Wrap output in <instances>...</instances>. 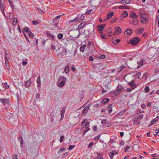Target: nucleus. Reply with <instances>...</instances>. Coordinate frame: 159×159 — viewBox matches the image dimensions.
Instances as JSON below:
<instances>
[{
    "mask_svg": "<svg viewBox=\"0 0 159 159\" xmlns=\"http://www.w3.org/2000/svg\"><path fill=\"white\" fill-rule=\"evenodd\" d=\"M121 33V28L119 26H116L115 28V34L118 35Z\"/></svg>",
    "mask_w": 159,
    "mask_h": 159,
    "instance_id": "nucleus-5",
    "label": "nucleus"
},
{
    "mask_svg": "<svg viewBox=\"0 0 159 159\" xmlns=\"http://www.w3.org/2000/svg\"><path fill=\"white\" fill-rule=\"evenodd\" d=\"M156 135L159 136V129H156L155 130Z\"/></svg>",
    "mask_w": 159,
    "mask_h": 159,
    "instance_id": "nucleus-60",
    "label": "nucleus"
},
{
    "mask_svg": "<svg viewBox=\"0 0 159 159\" xmlns=\"http://www.w3.org/2000/svg\"><path fill=\"white\" fill-rule=\"evenodd\" d=\"M18 140H20V147H22L24 143L23 142V138L22 137H19L18 138Z\"/></svg>",
    "mask_w": 159,
    "mask_h": 159,
    "instance_id": "nucleus-28",
    "label": "nucleus"
},
{
    "mask_svg": "<svg viewBox=\"0 0 159 159\" xmlns=\"http://www.w3.org/2000/svg\"><path fill=\"white\" fill-rule=\"evenodd\" d=\"M143 114H141L139 116H136L134 118V119H136V120L141 119L143 118Z\"/></svg>",
    "mask_w": 159,
    "mask_h": 159,
    "instance_id": "nucleus-29",
    "label": "nucleus"
},
{
    "mask_svg": "<svg viewBox=\"0 0 159 159\" xmlns=\"http://www.w3.org/2000/svg\"><path fill=\"white\" fill-rule=\"evenodd\" d=\"M141 73L140 72H139L137 73L136 75V77L137 79H139L140 77V76H141Z\"/></svg>",
    "mask_w": 159,
    "mask_h": 159,
    "instance_id": "nucleus-41",
    "label": "nucleus"
},
{
    "mask_svg": "<svg viewBox=\"0 0 159 159\" xmlns=\"http://www.w3.org/2000/svg\"><path fill=\"white\" fill-rule=\"evenodd\" d=\"M141 19V23L143 24H146L147 23V22H148V20L145 17H142Z\"/></svg>",
    "mask_w": 159,
    "mask_h": 159,
    "instance_id": "nucleus-10",
    "label": "nucleus"
},
{
    "mask_svg": "<svg viewBox=\"0 0 159 159\" xmlns=\"http://www.w3.org/2000/svg\"><path fill=\"white\" fill-rule=\"evenodd\" d=\"M136 119H134V123L136 125H139L140 124V122L139 121H138L136 120Z\"/></svg>",
    "mask_w": 159,
    "mask_h": 159,
    "instance_id": "nucleus-52",
    "label": "nucleus"
},
{
    "mask_svg": "<svg viewBox=\"0 0 159 159\" xmlns=\"http://www.w3.org/2000/svg\"><path fill=\"white\" fill-rule=\"evenodd\" d=\"M67 79L66 77L63 76H60L58 78L57 84L59 83L58 87L61 88L63 87L65 84Z\"/></svg>",
    "mask_w": 159,
    "mask_h": 159,
    "instance_id": "nucleus-1",
    "label": "nucleus"
},
{
    "mask_svg": "<svg viewBox=\"0 0 159 159\" xmlns=\"http://www.w3.org/2000/svg\"><path fill=\"white\" fill-rule=\"evenodd\" d=\"M50 115L52 116L51 117V121L52 122L53 121L54 118L55 117V116H54V114L53 113H51L50 114Z\"/></svg>",
    "mask_w": 159,
    "mask_h": 159,
    "instance_id": "nucleus-47",
    "label": "nucleus"
},
{
    "mask_svg": "<svg viewBox=\"0 0 159 159\" xmlns=\"http://www.w3.org/2000/svg\"><path fill=\"white\" fill-rule=\"evenodd\" d=\"M69 67L67 66L66 67L64 70V71L66 73H68L69 72Z\"/></svg>",
    "mask_w": 159,
    "mask_h": 159,
    "instance_id": "nucleus-44",
    "label": "nucleus"
},
{
    "mask_svg": "<svg viewBox=\"0 0 159 159\" xmlns=\"http://www.w3.org/2000/svg\"><path fill=\"white\" fill-rule=\"evenodd\" d=\"M101 37L102 39H107V37H106L105 35H103L102 34L101 35Z\"/></svg>",
    "mask_w": 159,
    "mask_h": 159,
    "instance_id": "nucleus-56",
    "label": "nucleus"
},
{
    "mask_svg": "<svg viewBox=\"0 0 159 159\" xmlns=\"http://www.w3.org/2000/svg\"><path fill=\"white\" fill-rule=\"evenodd\" d=\"M123 89V88L120 85H118L116 88V91L114 93V94L116 96H117L118 94H120L121 93Z\"/></svg>",
    "mask_w": 159,
    "mask_h": 159,
    "instance_id": "nucleus-3",
    "label": "nucleus"
},
{
    "mask_svg": "<svg viewBox=\"0 0 159 159\" xmlns=\"http://www.w3.org/2000/svg\"><path fill=\"white\" fill-rule=\"evenodd\" d=\"M28 34L29 35V36L31 38H33L34 37V35L33 33L31 32L30 31L29 32Z\"/></svg>",
    "mask_w": 159,
    "mask_h": 159,
    "instance_id": "nucleus-40",
    "label": "nucleus"
},
{
    "mask_svg": "<svg viewBox=\"0 0 159 159\" xmlns=\"http://www.w3.org/2000/svg\"><path fill=\"white\" fill-rule=\"evenodd\" d=\"M17 157V155H13L12 159H18Z\"/></svg>",
    "mask_w": 159,
    "mask_h": 159,
    "instance_id": "nucleus-64",
    "label": "nucleus"
},
{
    "mask_svg": "<svg viewBox=\"0 0 159 159\" xmlns=\"http://www.w3.org/2000/svg\"><path fill=\"white\" fill-rule=\"evenodd\" d=\"M129 16L130 17L133 19H136L138 18V16L134 12H131Z\"/></svg>",
    "mask_w": 159,
    "mask_h": 159,
    "instance_id": "nucleus-9",
    "label": "nucleus"
},
{
    "mask_svg": "<svg viewBox=\"0 0 159 159\" xmlns=\"http://www.w3.org/2000/svg\"><path fill=\"white\" fill-rule=\"evenodd\" d=\"M156 21L158 22V26L159 27V15H157L156 18Z\"/></svg>",
    "mask_w": 159,
    "mask_h": 159,
    "instance_id": "nucleus-39",
    "label": "nucleus"
},
{
    "mask_svg": "<svg viewBox=\"0 0 159 159\" xmlns=\"http://www.w3.org/2000/svg\"><path fill=\"white\" fill-rule=\"evenodd\" d=\"M105 56L104 55H102L99 56L98 58L99 59H104L105 58Z\"/></svg>",
    "mask_w": 159,
    "mask_h": 159,
    "instance_id": "nucleus-48",
    "label": "nucleus"
},
{
    "mask_svg": "<svg viewBox=\"0 0 159 159\" xmlns=\"http://www.w3.org/2000/svg\"><path fill=\"white\" fill-rule=\"evenodd\" d=\"M86 23L85 21L81 23L79 25V28L80 29H82L85 25Z\"/></svg>",
    "mask_w": 159,
    "mask_h": 159,
    "instance_id": "nucleus-25",
    "label": "nucleus"
},
{
    "mask_svg": "<svg viewBox=\"0 0 159 159\" xmlns=\"http://www.w3.org/2000/svg\"><path fill=\"white\" fill-rule=\"evenodd\" d=\"M37 83V86L38 87H40L41 86V83H40V76H39L38 77L37 79L36 80Z\"/></svg>",
    "mask_w": 159,
    "mask_h": 159,
    "instance_id": "nucleus-27",
    "label": "nucleus"
},
{
    "mask_svg": "<svg viewBox=\"0 0 159 159\" xmlns=\"http://www.w3.org/2000/svg\"><path fill=\"white\" fill-rule=\"evenodd\" d=\"M84 19V15H82L79 18V19L78 20V21L80 22L81 21H83Z\"/></svg>",
    "mask_w": 159,
    "mask_h": 159,
    "instance_id": "nucleus-35",
    "label": "nucleus"
},
{
    "mask_svg": "<svg viewBox=\"0 0 159 159\" xmlns=\"http://www.w3.org/2000/svg\"><path fill=\"white\" fill-rule=\"evenodd\" d=\"M75 146V145H70L68 148V150H72Z\"/></svg>",
    "mask_w": 159,
    "mask_h": 159,
    "instance_id": "nucleus-55",
    "label": "nucleus"
},
{
    "mask_svg": "<svg viewBox=\"0 0 159 159\" xmlns=\"http://www.w3.org/2000/svg\"><path fill=\"white\" fill-rule=\"evenodd\" d=\"M31 84V79H30L29 80L27 81L25 84V88L29 87Z\"/></svg>",
    "mask_w": 159,
    "mask_h": 159,
    "instance_id": "nucleus-15",
    "label": "nucleus"
},
{
    "mask_svg": "<svg viewBox=\"0 0 159 159\" xmlns=\"http://www.w3.org/2000/svg\"><path fill=\"white\" fill-rule=\"evenodd\" d=\"M64 136L63 135H62L61 136V138L60 139V142L61 143L63 141V139H64Z\"/></svg>",
    "mask_w": 159,
    "mask_h": 159,
    "instance_id": "nucleus-59",
    "label": "nucleus"
},
{
    "mask_svg": "<svg viewBox=\"0 0 159 159\" xmlns=\"http://www.w3.org/2000/svg\"><path fill=\"white\" fill-rule=\"evenodd\" d=\"M112 41L115 44H116V38H113L112 39Z\"/></svg>",
    "mask_w": 159,
    "mask_h": 159,
    "instance_id": "nucleus-53",
    "label": "nucleus"
},
{
    "mask_svg": "<svg viewBox=\"0 0 159 159\" xmlns=\"http://www.w3.org/2000/svg\"><path fill=\"white\" fill-rule=\"evenodd\" d=\"M63 37V34L61 33H59L57 34V37L59 39H62Z\"/></svg>",
    "mask_w": 159,
    "mask_h": 159,
    "instance_id": "nucleus-34",
    "label": "nucleus"
},
{
    "mask_svg": "<svg viewBox=\"0 0 159 159\" xmlns=\"http://www.w3.org/2000/svg\"><path fill=\"white\" fill-rule=\"evenodd\" d=\"M8 2H9V4H10L11 8L12 9V10H13L14 8V3L13 1L11 0H8Z\"/></svg>",
    "mask_w": 159,
    "mask_h": 159,
    "instance_id": "nucleus-23",
    "label": "nucleus"
},
{
    "mask_svg": "<svg viewBox=\"0 0 159 159\" xmlns=\"http://www.w3.org/2000/svg\"><path fill=\"white\" fill-rule=\"evenodd\" d=\"M65 108L64 107H63L61 112V115H64L65 112Z\"/></svg>",
    "mask_w": 159,
    "mask_h": 159,
    "instance_id": "nucleus-43",
    "label": "nucleus"
},
{
    "mask_svg": "<svg viewBox=\"0 0 159 159\" xmlns=\"http://www.w3.org/2000/svg\"><path fill=\"white\" fill-rule=\"evenodd\" d=\"M112 105L111 104H109L108 107L109 113H110L112 111Z\"/></svg>",
    "mask_w": 159,
    "mask_h": 159,
    "instance_id": "nucleus-31",
    "label": "nucleus"
},
{
    "mask_svg": "<svg viewBox=\"0 0 159 159\" xmlns=\"http://www.w3.org/2000/svg\"><path fill=\"white\" fill-rule=\"evenodd\" d=\"M101 136V135L100 134H99L97 136L95 137V138H94V140H98L99 139V138H100V137Z\"/></svg>",
    "mask_w": 159,
    "mask_h": 159,
    "instance_id": "nucleus-51",
    "label": "nucleus"
},
{
    "mask_svg": "<svg viewBox=\"0 0 159 159\" xmlns=\"http://www.w3.org/2000/svg\"><path fill=\"white\" fill-rule=\"evenodd\" d=\"M37 10H38V11H39V13L41 14H42V13H43V11L40 9L38 8Z\"/></svg>",
    "mask_w": 159,
    "mask_h": 159,
    "instance_id": "nucleus-63",
    "label": "nucleus"
},
{
    "mask_svg": "<svg viewBox=\"0 0 159 159\" xmlns=\"http://www.w3.org/2000/svg\"><path fill=\"white\" fill-rule=\"evenodd\" d=\"M0 102L3 105H7L8 106L10 104V99L9 98L7 99L1 98L0 99Z\"/></svg>",
    "mask_w": 159,
    "mask_h": 159,
    "instance_id": "nucleus-4",
    "label": "nucleus"
},
{
    "mask_svg": "<svg viewBox=\"0 0 159 159\" xmlns=\"http://www.w3.org/2000/svg\"><path fill=\"white\" fill-rule=\"evenodd\" d=\"M130 148V147L129 146H126V147L125 148L124 151L125 152H127L128 150Z\"/></svg>",
    "mask_w": 159,
    "mask_h": 159,
    "instance_id": "nucleus-54",
    "label": "nucleus"
},
{
    "mask_svg": "<svg viewBox=\"0 0 159 159\" xmlns=\"http://www.w3.org/2000/svg\"><path fill=\"white\" fill-rule=\"evenodd\" d=\"M5 65L6 66L7 69L8 70H9L10 69V67L9 65V61L8 60V59L6 57H5Z\"/></svg>",
    "mask_w": 159,
    "mask_h": 159,
    "instance_id": "nucleus-11",
    "label": "nucleus"
},
{
    "mask_svg": "<svg viewBox=\"0 0 159 159\" xmlns=\"http://www.w3.org/2000/svg\"><path fill=\"white\" fill-rule=\"evenodd\" d=\"M46 34L48 37L50 39H53L54 38V36L53 35L51 34L49 32H46Z\"/></svg>",
    "mask_w": 159,
    "mask_h": 159,
    "instance_id": "nucleus-14",
    "label": "nucleus"
},
{
    "mask_svg": "<svg viewBox=\"0 0 159 159\" xmlns=\"http://www.w3.org/2000/svg\"><path fill=\"white\" fill-rule=\"evenodd\" d=\"M139 21L137 20H134L132 21V25L134 26H137L138 25Z\"/></svg>",
    "mask_w": 159,
    "mask_h": 159,
    "instance_id": "nucleus-17",
    "label": "nucleus"
},
{
    "mask_svg": "<svg viewBox=\"0 0 159 159\" xmlns=\"http://www.w3.org/2000/svg\"><path fill=\"white\" fill-rule=\"evenodd\" d=\"M144 60L142 59L140 61H137V63L139 64L137 68H139L143 65V63Z\"/></svg>",
    "mask_w": 159,
    "mask_h": 159,
    "instance_id": "nucleus-22",
    "label": "nucleus"
},
{
    "mask_svg": "<svg viewBox=\"0 0 159 159\" xmlns=\"http://www.w3.org/2000/svg\"><path fill=\"white\" fill-rule=\"evenodd\" d=\"M0 8L2 11L3 14L5 15L4 12V4H3L2 0H1V2H0Z\"/></svg>",
    "mask_w": 159,
    "mask_h": 159,
    "instance_id": "nucleus-18",
    "label": "nucleus"
},
{
    "mask_svg": "<svg viewBox=\"0 0 159 159\" xmlns=\"http://www.w3.org/2000/svg\"><path fill=\"white\" fill-rule=\"evenodd\" d=\"M101 123L102 124L105 125L107 123V121L106 120H102Z\"/></svg>",
    "mask_w": 159,
    "mask_h": 159,
    "instance_id": "nucleus-61",
    "label": "nucleus"
},
{
    "mask_svg": "<svg viewBox=\"0 0 159 159\" xmlns=\"http://www.w3.org/2000/svg\"><path fill=\"white\" fill-rule=\"evenodd\" d=\"M144 31V29L143 28H141L138 29L136 30V32L137 34H140L142 33Z\"/></svg>",
    "mask_w": 159,
    "mask_h": 159,
    "instance_id": "nucleus-16",
    "label": "nucleus"
},
{
    "mask_svg": "<svg viewBox=\"0 0 159 159\" xmlns=\"http://www.w3.org/2000/svg\"><path fill=\"white\" fill-rule=\"evenodd\" d=\"M148 76V74L147 73H145L143 75L142 78L143 79H147V77Z\"/></svg>",
    "mask_w": 159,
    "mask_h": 159,
    "instance_id": "nucleus-50",
    "label": "nucleus"
},
{
    "mask_svg": "<svg viewBox=\"0 0 159 159\" xmlns=\"http://www.w3.org/2000/svg\"><path fill=\"white\" fill-rule=\"evenodd\" d=\"M4 85H5V88L6 89H7L9 88V85L7 84V82H5L4 83Z\"/></svg>",
    "mask_w": 159,
    "mask_h": 159,
    "instance_id": "nucleus-58",
    "label": "nucleus"
},
{
    "mask_svg": "<svg viewBox=\"0 0 159 159\" xmlns=\"http://www.w3.org/2000/svg\"><path fill=\"white\" fill-rule=\"evenodd\" d=\"M149 87L147 86L145 87L144 90L146 93H148L149 92Z\"/></svg>",
    "mask_w": 159,
    "mask_h": 159,
    "instance_id": "nucleus-45",
    "label": "nucleus"
},
{
    "mask_svg": "<svg viewBox=\"0 0 159 159\" xmlns=\"http://www.w3.org/2000/svg\"><path fill=\"white\" fill-rule=\"evenodd\" d=\"M90 106V105H88L84 109V111H87L89 109Z\"/></svg>",
    "mask_w": 159,
    "mask_h": 159,
    "instance_id": "nucleus-46",
    "label": "nucleus"
},
{
    "mask_svg": "<svg viewBox=\"0 0 159 159\" xmlns=\"http://www.w3.org/2000/svg\"><path fill=\"white\" fill-rule=\"evenodd\" d=\"M128 85L134 89L136 87V84L134 83V80H132L131 82H129Z\"/></svg>",
    "mask_w": 159,
    "mask_h": 159,
    "instance_id": "nucleus-13",
    "label": "nucleus"
},
{
    "mask_svg": "<svg viewBox=\"0 0 159 159\" xmlns=\"http://www.w3.org/2000/svg\"><path fill=\"white\" fill-rule=\"evenodd\" d=\"M93 142H90L89 143V146H88V148H91V147L93 146Z\"/></svg>",
    "mask_w": 159,
    "mask_h": 159,
    "instance_id": "nucleus-57",
    "label": "nucleus"
},
{
    "mask_svg": "<svg viewBox=\"0 0 159 159\" xmlns=\"http://www.w3.org/2000/svg\"><path fill=\"white\" fill-rule=\"evenodd\" d=\"M114 15V13L113 12H110L108 13L107 15V20H109L110 19L112 16Z\"/></svg>",
    "mask_w": 159,
    "mask_h": 159,
    "instance_id": "nucleus-21",
    "label": "nucleus"
},
{
    "mask_svg": "<svg viewBox=\"0 0 159 159\" xmlns=\"http://www.w3.org/2000/svg\"><path fill=\"white\" fill-rule=\"evenodd\" d=\"M13 24L15 25H16L17 24V19L16 18H14L13 20Z\"/></svg>",
    "mask_w": 159,
    "mask_h": 159,
    "instance_id": "nucleus-36",
    "label": "nucleus"
},
{
    "mask_svg": "<svg viewBox=\"0 0 159 159\" xmlns=\"http://www.w3.org/2000/svg\"><path fill=\"white\" fill-rule=\"evenodd\" d=\"M94 28L93 26H90L88 30L89 34H91L93 32Z\"/></svg>",
    "mask_w": 159,
    "mask_h": 159,
    "instance_id": "nucleus-19",
    "label": "nucleus"
},
{
    "mask_svg": "<svg viewBox=\"0 0 159 159\" xmlns=\"http://www.w3.org/2000/svg\"><path fill=\"white\" fill-rule=\"evenodd\" d=\"M105 24H102L98 26V31L99 33H101L102 31L103 30V29L105 27Z\"/></svg>",
    "mask_w": 159,
    "mask_h": 159,
    "instance_id": "nucleus-6",
    "label": "nucleus"
},
{
    "mask_svg": "<svg viewBox=\"0 0 159 159\" xmlns=\"http://www.w3.org/2000/svg\"><path fill=\"white\" fill-rule=\"evenodd\" d=\"M116 154H117V152L115 153L113 152L110 153L109 154V156H110V158L111 159H113V157L114 155H116Z\"/></svg>",
    "mask_w": 159,
    "mask_h": 159,
    "instance_id": "nucleus-32",
    "label": "nucleus"
},
{
    "mask_svg": "<svg viewBox=\"0 0 159 159\" xmlns=\"http://www.w3.org/2000/svg\"><path fill=\"white\" fill-rule=\"evenodd\" d=\"M133 30L130 29H127L125 30V34L126 35H130L132 33Z\"/></svg>",
    "mask_w": 159,
    "mask_h": 159,
    "instance_id": "nucleus-7",
    "label": "nucleus"
},
{
    "mask_svg": "<svg viewBox=\"0 0 159 159\" xmlns=\"http://www.w3.org/2000/svg\"><path fill=\"white\" fill-rule=\"evenodd\" d=\"M130 7L127 6H121L118 7V8L120 9H130Z\"/></svg>",
    "mask_w": 159,
    "mask_h": 159,
    "instance_id": "nucleus-24",
    "label": "nucleus"
},
{
    "mask_svg": "<svg viewBox=\"0 0 159 159\" xmlns=\"http://www.w3.org/2000/svg\"><path fill=\"white\" fill-rule=\"evenodd\" d=\"M110 100V99L108 98H104L102 101V103L106 104Z\"/></svg>",
    "mask_w": 159,
    "mask_h": 159,
    "instance_id": "nucleus-26",
    "label": "nucleus"
},
{
    "mask_svg": "<svg viewBox=\"0 0 159 159\" xmlns=\"http://www.w3.org/2000/svg\"><path fill=\"white\" fill-rule=\"evenodd\" d=\"M130 0H122L120 1V3L123 5H126L130 3Z\"/></svg>",
    "mask_w": 159,
    "mask_h": 159,
    "instance_id": "nucleus-12",
    "label": "nucleus"
},
{
    "mask_svg": "<svg viewBox=\"0 0 159 159\" xmlns=\"http://www.w3.org/2000/svg\"><path fill=\"white\" fill-rule=\"evenodd\" d=\"M32 23L33 25H36L39 24V22L37 20L33 21H32Z\"/></svg>",
    "mask_w": 159,
    "mask_h": 159,
    "instance_id": "nucleus-49",
    "label": "nucleus"
},
{
    "mask_svg": "<svg viewBox=\"0 0 159 159\" xmlns=\"http://www.w3.org/2000/svg\"><path fill=\"white\" fill-rule=\"evenodd\" d=\"M128 16V13L126 11H123L122 14L120 16L121 19L123 18H125L127 17Z\"/></svg>",
    "mask_w": 159,
    "mask_h": 159,
    "instance_id": "nucleus-8",
    "label": "nucleus"
},
{
    "mask_svg": "<svg viewBox=\"0 0 159 159\" xmlns=\"http://www.w3.org/2000/svg\"><path fill=\"white\" fill-rule=\"evenodd\" d=\"M158 120V116H157L155 118L152 120L151 122L150 125H152L156 123Z\"/></svg>",
    "mask_w": 159,
    "mask_h": 159,
    "instance_id": "nucleus-20",
    "label": "nucleus"
},
{
    "mask_svg": "<svg viewBox=\"0 0 159 159\" xmlns=\"http://www.w3.org/2000/svg\"><path fill=\"white\" fill-rule=\"evenodd\" d=\"M85 47L86 45H83L82 46H81L80 48V51L82 52H83L84 50Z\"/></svg>",
    "mask_w": 159,
    "mask_h": 159,
    "instance_id": "nucleus-33",
    "label": "nucleus"
},
{
    "mask_svg": "<svg viewBox=\"0 0 159 159\" xmlns=\"http://www.w3.org/2000/svg\"><path fill=\"white\" fill-rule=\"evenodd\" d=\"M65 148H61L58 151V154H60L62 152L65 151Z\"/></svg>",
    "mask_w": 159,
    "mask_h": 159,
    "instance_id": "nucleus-38",
    "label": "nucleus"
},
{
    "mask_svg": "<svg viewBox=\"0 0 159 159\" xmlns=\"http://www.w3.org/2000/svg\"><path fill=\"white\" fill-rule=\"evenodd\" d=\"M140 40V39L138 37H135L130 41L129 43L132 45H135L137 44Z\"/></svg>",
    "mask_w": 159,
    "mask_h": 159,
    "instance_id": "nucleus-2",
    "label": "nucleus"
},
{
    "mask_svg": "<svg viewBox=\"0 0 159 159\" xmlns=\"http://www.w3.org/2000/svg\"><path fill=\"white\" fill-rule=\"evenodd\" d=\"M29 29L27 27H25L23 30H22V32L23 33V34H25L24 33L25 32L26 33H29Z\"/></svg>",
    "mask_w": 159,
    "mask_h": 159,
    "instance_id": "nucleus-30",
    "label": "nucleus"
},
{
    "mask_svg": "<svg viewBox=\"0 0 159 159\" xmlns=\"http://www.w3.org/2000/svg\"><path fill=\"white\" fill-rule=\"evenodd\" d=\"M96 159H103V158L102 155L98 154V156L96 157Z\"/></svg>",
    "mask_w": 159,
    "mask_h": 159,
    "instance_id": "nucleus-37",
    "label": "nucleus"
},
{
    "mask_svg": "<svg viewBox=\"0 0 159 159\" xmlns=\"http://www.w3.org/2000/svg\"><path fill=\"white\" fill-rule=\"evenodd\" d=\"M125 113V112L124 111H122L119 113H118V115L119 116H120L124 114Z\"/></svg>",
    "mask_w": 159,
    "mask_h": 159,
    "instance_id": "nucleus-62",
    "label": "nucleus"
},
{
    "mask_svg": "<svg viewBox=\"0 0 159 159\" xmlns=\"http://www.w3.org/2000/svg\"><path fill=\"white\" fill-rule=\"evenodd\" d=\"M90 130V128L87 127H86V129H85L83 132V134H85L88 131Z\"/></svg>",
    "mask_w": 159,
    "mask_h": 159,
    "instance_id": "nucleus-42",
    "label": "nucleus"
}]
</instances>
